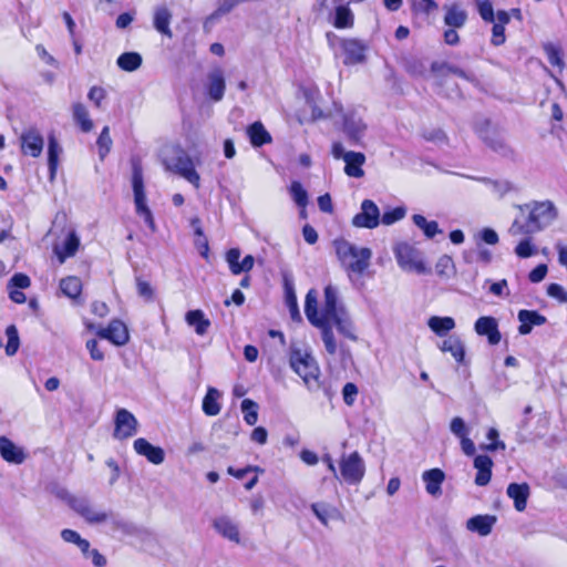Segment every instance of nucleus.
Here are the masks:
<instances>
[{"instance_id": "1", "label": "nucleus", "mask_w": 567, "mask_h": 567, "mask_svg": "<svg viewBox=\"0 0 567 567\" xmlns=\"http://www.w3.org/2000/svg\"><path fill=\"white\" fill-rule=\"evenodd\" d=\"M305 313L309 322L321 330L324 349L329 354L333 355L337 352L332 327H336L342 337L351 341L358 340L355 326L344 307L338 305V292L333 286L329 285L324 288V305L320 313L317 291L309 290L305 300Z\"/></svg>"}, {"instance_id": "2", "label": "nucleus", "mask_w": 567, "mask_h": 567, "mask_svg": "<svg viewBox=\"0 0 567 567\" xmlns=\"http://www.w3.org/2000/svg\"><path fill=\"white\" fill-rule=\"evenodd\" d=\"M333 247L341 266L349 276L351 274L362 275L369 268L372 258L370 248L358 247L342 238L336 239Z\"/></svg>"}, {"instance_id": "3", "label": "nucleus", "mask_w": 567, "mask_h": 567, "mask_svg": "<svg viewBox=\"0 0 567 567\" xmlns=\"http://www.w3.org/2000/svg\"><path fill=\"white\" fill-rule=\"evenodd\" d=\"M290 367L310 391H317L320 388V369L311 354L300 349H292Z\"/></svg>"}, {"instance_id": "4", "label": "nucleus", "mask_w": 567, "mask_h": 567, "mask_svg": "<svg viewBox=\"0 0 567 567\" xmlns=\"http://www.w3.org/2000/svg\"><path fill=\"white\" fill-rule=\"evenodd\" d=\"M522 212H528L527 221L535 233L548 227L557 217V209L550 200L533 202L519 205Z\"/></svg>"}, {"instance_id": "5", "label": "nucleus", "mask_w": 567, "mask_h": 567, "mask_svg": "<svg viewBox=\"0 0 567 567\" xmlns=\"http://www.w3.org/2000/svg\"><path fill=\"white\" fill-rule=\"evenodd\" d=\"M65 501L89 525L106 524L110 518L109 512L100 508L85 496L68 495Z\"/></svg>"}, {"instance_id": "6", "label": "nucleus", "mask_w": 567, "mask_h": 567, "mask_svg": "<svg viewBox=\"0 0 567 567\" xmlns=\"http://www.w3.org/2000/svg\"><path fill=\"white\" fill-rule=\"evenodd\" d=\"M132 186L134 193V202L136 207V214L141 216L152 231L156 230L153 214L146 205V195L144 190L143 171L140 164H133L132 172Z\"/></svg>"}, {"instance_id": "7", "label": "nucleus", "mask_w": 567, "mask_h": 567, "mask_svg": "<svg viewBox=\"0 0 567 567\" xmlns=\"http://www.w3.org/2000/svg\"><path fill=\"white\" fill-rule=\"evenodd\" d=\"M394 256L398 265L404 271H415L417 274H427L430 270L420 257V251L408 243H399L394 247Z\"/></svg>"}, {"instance_id": "8", "label": "nucleus", "mask_w": 567, "mask_h": 567, "mask_svg": "<svg viewBox=\"0 0 567 567\" xmlns=\"http://www.w3.org/2000/svg\"><path fill=\"white\" fill-rule=\"evenodd\" d=\"M164 165L167 171L174 172L182 177H184L187 182L193 184L196 188L200 186V177L196 172L192 158L185 154L183 151H176V157L169 159H164Z\"/></svg>"}, {"instance_id": "9", "label": "nucleus", "mask_w": 567, "mask_h": 567, "mask_svg": "<svg viewBox=\"0 0 567 567\" xmlns=\"http://www.w3.org/2000/svg\"><path fill=\"white\" fill-rule=\"evenodd\" d=\"M340 473L348 484L357 485L362 481L365 473V465L358 452L342 456L340 461Z\"/></svg>"}, {"instance_id": "10", "label": "nucleus", "mask_w": 567, "mask_h": 567, "mask_svg": "<svg viewBox=\"0 0 567 567\" xmlns=\"http://www.w3.org/2000/svg\"><path fill=\"white\" fill-rule=\"evenodd\" d=\"M340 48L344 65H357L365 62L369 47L364 41L355 38H343L340 40Z\"/></svg>"}, {"instance_id": "11", "label": "nucleus", "mask_w": 567, "mask_h": 567, "mask_svg": "<svg viewBox=\"0 0 567 567\" xmlns=\"http://www.w3.org/2000/svg\"><path fill=\"white\" fill-rule=\"evenodd\" d=\"M351 224L357 228L374 229L380 225V209L371 199L361 203L360 212L352 217Z\"/></svg>"}, {"instance_id": "12", "label": "nucleus", "mask_w": 567, "mask_h": 567, "mask_svg": "<svg viewBox=\"0 0 567 567\" xmlns=\"http://www.w3.org/2000/svg\"><path fill=\"white\" fill-rule=\"evenodd\" d=\"M138 422L136 417L126 409H120L115 416L114 437L125 440L132 437L137 432Z\"/></svg>"}, {"instance_id": "13", "label": "nucleus", "mask_w": 567, "mask_h": 567, "mask_svg": "<svg viewBox=\"0 0 567 567\" xmlns=\"http://www.w3.org/2000/svg\"><path fill=\"white\" fill-rule=\"evenodd\" d=\"M365 131L367 124L357 111L343 114V132L352 144H360Z\"/></svg>"}, {"instance_id": "14", "label": "nucleus", "mask_w": 567, "mask_h": 567, "mask_svg": "<svg viewBox=\"0 0 567 567\" xmlns=\"http://www.w3.org/2000/svg\"><path fill=\"white\" fill-rule=\"evenodd\" d=\"M214 529L225 539L239 544L240 532L238 524L228 515H220L213 520Z\"/></svg>"}, {"instance_id": "15", "label": "nucleus", "mask_w": 567, "mask_h": 567, "mask_svg": "<svg viewBox=\"0 0 567 567\" xmlns=\"http://www.w3.org/2000/svg\"><path fill=\"white\" fill-rule=\"evenodd\" d=\"M21 151L24 155L39 157L43 150V137L35 128L24 131L21 136Z\"/></svg>"}, {"instance_id": "16", "label": "nucleus", "mask_w": 567, "mask_h": 567, "mask_svg": "<svg viewBox=\"0 0 567 567\" xmlns=\"http://www.w3.org/2000/svg\"><path fill=\"white\" fill-rule=\"evenodd\" d=\"M97 336L110 340L115 346L126 344L130 338L126 326L120 320L111 321L107 328H102L97 331Z\"/></svg>"}, {"instance_id": "17", "label": "nucleus", "mask_w": 567, "mask_h": 567, "mask_svg": "<svg viewBox=\"0 0 567 567\" xmlns=\"http://www.w3.org/2000/svg\"><path fill=\"white\" fill-rule=\"evenodd\" d=\"M474 329L477 334L486 336L491 344L499 343L502 337L497 320L494 317H480L475 322Z\"/></svg>"}, {"instance_id": "18", "label": "nucleus", "mask_w": 567, "mask_h": 567, "mask_svg": "<svg viewBox=\"0 0 567 567\" xmlns=\"http://www.w3.org/2000/svg\"><path fill=\"white\" fill-rule=\"evenodd\" d=\"M497 522V517L495 515H475L467 519L466 528L470 532L477 533L480 536H488L493 527Z\"/></svg>"}, {"instance_id": "19", "label": "nucleus", "mask_w": 567, "mask_h": 567, "mask_svg": "<svg viewBox=\"0 0 567 567\" xmlns=\"http://www.w3.org/2000/svg\"><path fill=\"white\" fill-rule=\"evenodd\" d=\"M134 450L137 454L143 455L148 462L158 465L164 462V451L159 446L152 445L147 440L140 437L134 441Z\"/></svg>"}, {"instance_id": "20", "label": "nucleus", "mask_w": 567, "mask_h": 567, "mask_svg": "<svg viewBox=\"0 0 567 567\" xmlns=\"http://www.w3.org/2000/svg\"><path fill=\"white\" fill-rule=\"evenodd\" d=\"M225 89L226 84L223 70L217 68L209 72L207 84V93L209 97L215 102L221 101L225 94Z\"/></svg>"}, {"instance_id": "21", "label": "nucleus", "mask_w": 567, "mask_h": 567, "mask_svg": "<svg viewBox=\"0 0 567 567\" xmlns=\"http://www.w3.org/2000/svg\"><path fill=\"white\" fill-rule=\"evenodd\" d=\"M0 455L4 461L13 464H21L25 460L23 450L6 436H0Z\"/></svg>"}, {"instance_id": "22", "label": "nucleus", "mask_w": 567, "mask_h": 567, "mask_svg": "<svg viewBox=\"0 0 567 567\" xmlns=\"http://www.w3.org/2000/svg\"><path fill=\"white\" fill-rule=\"evenodd\" d=\"M109 513L110 518L106 523L110 524L111 530L113 533H121L124 536H138L142 534L143 530L134 523L128 522L112 512Z\"/></svg>"}, {"instance_id": "23", "label": "nucleus", "mask_w": 567, "mask_h": 567, "mask_svg": "<svg viewBox=\"0 0 567 567\" xmlns=\"http://www.w3.org/2000/svg\"><path fill=\"white\" fill-rule=\"evenodd\" d=\"M422 480L425 483L426 492L434 497L442 494L441 485L445 480V474L440 468H432L423 472Z\"/></svg>"}, {"instance_id": "24", "label": "nucleus", "mask_w": 567, "mask_h": 567, "mask_svg": "<svg viewBox=\"0 0 567 567\" xmlns=\"http://www.w3.org/2000/svg\"><path fill=\"white\" fill-rule=\"evenodd\" d=\"M63 150L60 145L58 138L53 133L48 136V166H49V177L51 181L55 178L59 158L62 154Z\"/></svg>"}, {"instance_id": "25", "label": "nucleus", "mask_w": 567, "mask_h": 567, "mask_svg": "<svg viewBox=\"0 0 567 567\" xmlns=\"http://www.w3.org/2000/svg\"><path fill=\"white\" fill-rule=\"evenodd\" d=\"M506 493L507 496L514 501V507L516 511L523 512L526 508L529 496V486L526 483H511L507 486Z\"/></svg>"}, {"instance_id": "26", "label": "nucleus", "mask_w": 567, "mask_h": 567, "mask_svg": "<svg viewBox=\"0 0 567 567\" xmlns=\"http://www.w3.org/2000/svg\"><path fill=\"white\" fill-rule=\"evenodd\" d=\"M517 317L520 321L518 332L523 336L530 333L534 326H542L546 322V318L534 310H520Z\"/></svg>"}, {"instance_id": "27", "label": "nucleus", "mask_w": 567, "mask_h": 567, "mask_svg": "<svg viewBox=\"0 0 567 567\" xmlns=\"http://www.w3.org/2000/svg\"><path fill=\"white\" fill-rule=\"evenodd\" d=\"M444 10V23L446 25L454 29H460L466 23L467 13L460 3H452L451 6H445Z\"/></svg>"}, {"instance_id": "28", "label": "nucleus", "mask_w": 567, "mask_h": 567, "mask_svg": "<svg viewBox=\"0 0 567 567\" xmlns=\"http://www.w3.org/2000/svg\"><path fill=\"white\" fill-rule=\"evenodd\" d=\"M365 162V156L363 153L359 152H348L346 155V166H344V173L350 177L360 178L364 175V172L362 169V165Z\"/></svg>"}, {"instance_id": "29", "label": "nucleus", "mask_w": 567, "mask_h": 567, "mask_svg": "<svg viewBox=\"0 0 567 567\" xmlns=\"http://www.w3.org/2000/svg\"><path fill=\"white\" fill-rule=\"evenodd\" d=\"M72 115L82 132L89 133L94 128V123L90 118L89 111L83 103L76 102L72 105Z\"/></svg>"}, {"instance_id": "30", "label": "nucleus", "mask_w": 567, "mask_h": 567, "mask_svg": "<svg viewBox=\"0 0 567 567\" xmlns=\"http://www.w3.org/2000/svg\"><path fill=\"white\" fill-rule=\"evenodd\" d=\"M172 13L166 7H158L155 9L153 24L154 28L162 34L172 38L173 33L169 28Z\"/></svg>"}, {"instance_id": "31", "label": "nucleus", "mask_w": 567, "mask_h": 567, "mask_svg": "<svg viewBox=\"0 0 567 567\" xmlns=\"http://www.w3.org/2000/svg\"><path fill=\"white\" fill-rule=\"evenodd\" d=\"M440 349L443 352H450L456 362L461 363L464 361L465 347L457 336H450L440 344Z\"/></svg>"}, {"instance_id": "32", "label": "nucleus", "mask_w": 567, "mask_h": 567, "mask_svg": "<svg viewBox=\"0 0 567 567\" xmlns=\"http://www.w3.org/2000/svg\"><path fill=\"white\" fill-rule=\"evenodd\" d=\"M477 181L484 183L497 198H503L508 193L515 190V186L507 179H491L478 177Z\"/></svg>"}, {"instance_id": "33", "label": "nucleus", "mask_w": 567, "mask_h": 567, "mask_svg": "<svg viewBox=\"0 0 567 567\" xmlns=\"http://www.w3.org/2000/svg\"><path fill=\"white\" fill-rule=\"evenodd\" d=\"M250 143L255 147L262 146L271 142V136L260 122H255L247 128Z\"/></svg>"}, {"instance_id": "34", "label": "nucleus", "mask_w": 567, "mask_h": 567, "mask_svg": "<svg viewBox=\"0 0 567 567\" xmlns=\"http://www.w3.org/2000/svg\"><path fill=\"white\" fill-rule=\"evenodd\" d=\"M185 320L188 326L194 327L197 334L203 336L210 327V321L205 318L202 310H190L186 313Z\"/></svg>"}, {"instance_id": "35", "label": "nucleus", "mask_w": 567, "mask_h": 567, "mask_svg": "<svg viewBox=\"0 0 567 567\" xmlns=\"http://www.w3.org/2000/svg\"><path fill=\"white\" fill-rule=\"evenodd\" d=\"M60 289L64 296L70 299H76L82 291L81 279L76 276H69L61 279Z\"/></svg>"}, {"instance_id": "36", "label": "nucleus", "mask_w": 567, "mask_h": 567, "mask_svg": "<svg viewBox=\"0 0 567 567\" xmlns=\"http://www.w3.org/2000/svg\"><path fill=\"white\" fill-rule=\"evenodd\" d=\"M220 393L215 388H208L206 395L203 400V411L208 416H215L220 412L218 399Z\"/></svg>"}, {"instance_id": "37", "label": "nucleus", "mask_w": 567, "mask_h": 567, "mask_svg": "<svg viewBox=\"0 0 567 567\" xmlns=\"http://www.w3.org/2000/svg\"><path fill=\"white\" fill-rule=\"evenodd\" d=\"M142 55L137 52H125L117 58V66L126 72H134L142 65Z\"/></svg>"}, {"instance_id": "38", "label": "nucleus", "mask_w": 567, "mask_h": 567, "mask_svg": "<svg viewBox=\"0 0 567 567\" xmlns=\"http://www.w3.org/2000/svg\"><path fill=\"white\" fill-rule=\"evenodd\" d=\"M432 71L437 72L440 75H442L446 80L451 75L464 79L466 81H471L472 80V75L471 74H468L467 72H465L464 70H462V69H460V68H457L455 65L447 64V63H441V64L440 63H433L432 64Z\"/></svg>"}, {"instance_id": "39", "label": "nucleus", "mask_w": 567, "mask_h": 567, "mask_svg": "<svg viewBox=\"0 0 567 567\" xmlns=\"http://www.w3.org/2000/svg\"><path fill=\"white\" fill-rule=\"evenodd\" d=\"M79 246V237L74 233L69 234L64 241L62 250H60L58 247L54 248V251L58 255L60 262L63 264L66 258L74 256Z\"/></svg>"}, {"instance_id": "40", "label": "nucleus", "mask_w": 567, "mask_h": 567, "mask_svg": "<svg viewBox=\"0 0 567 567\" xmlns=\"http://www.w3.org/2000/svg\"><path fill=\"white\" fill-rule=\"evenodd\" d=\"M430 329L437 336H444L455 327V321L452 317H431L427 322Z\"/></svg>"}, {"instance_id": "41", "label": "nucleus", "mask_w": 567, "mask_h": 567, "mask_svg": "<svg viewBox=\"0 0 567 567\" xmlns=\"http://www.w3.org/2000/svg\"><path fill=\"white\" fill-rule=\"evenodd\" d=\"M353 23L354 17L352 11L346 6H338L336 8L333 25L337 29H350L353 27Z\"/></svg>"}, {"instance_id": "42", "label": "nucleus", "mask_w": 567, "mask_h": 567, "mask_svg": "<svg viewBox=\"0 0 567 567\" xmlns=\"http://www.w3.org/2000/svg\"><path fill=\"white\" fill-rule=\"evenodd\" d=\"M413 223L415 226H417L420 229L423 230V234L427 238H433L435 235L441 234L442 230L439 228V224L434 220L429 221L426 218L422 215L415 214L412 217Z\"/></svg>"}, {"instance_id": "43", "label": "nucleus", "mask_w": 567, "mask_h": 567, "mask_svg": "<svg viewBox=\"0 0 567 567\" xmlns=\"http://www.w3.org/2000/svg\"><path fill=\"white\" fill-rule=\"evenodd\" d=\"M543 48H544V51L546 53L548 62L551 65L557 66L560 70H563L564 66H565V63H564V60L561 58L560 49L557 45H555L554 43H550V42L545 43Z\"/></svg>"}, {"instance_id": "44", "label": "nucleus", "mask_w": 567, "mask_h": 567, "mask_svg": "<svg viewBox=\"0 0 567 567\" xmlns=\"http://www.w3.org/2000/svg\"><path fill=\"white\" fill-rule=\"evenodd\" d=\"M241 411L244 420L248 425H255L258 420V405L250 399H245L241 402Z\"/></svg>"}, {"instance_id": "45", "label": "nucleus", "mask_w": 567, "mask_h": 567, "mask_svg": "<svg viewBox=\"0 0 567 567\" xmlns=\"http://www.w3.org/2000/svg\"><path fill=\"white\" fill-rule=\"evenodd\" d=\"M97 147H99V156L101 159H104V157L109 154L112 147V138L110 136V128L109 126H104L103 130L100 133V136L96 141Z\"/></svg>"}, {"instance_id": "46", "label": "nucleus", "mask_w": 567, "mask_h": 567, "mask_svg": "<svg viewBox=\"0 0 567 567\" xmlns=\"http://www.w3.org/2000/svg\"><path fill=\"white\" fill-rule=\"evenodd\" d=\"M474 2L483 21L487 23L495 21V13L491 0H474Z\"/></svg>"}, {"instance_id": "47", "label": "nucleus", "mask_w": 567, "mask_h": 567, "mask_svg": "<svg viewBox=\"0 0 567 567\" xmlns=\"http://www.w3.org/2000/svg\"><path fill=\"white\" fill-rule=\"evenodd\" d=\"M435 271L440 277L449 278L454 272V261L447 256H441L435 264Z\"/></svg>"}, {"instance_id": "48", "label": "nucleus", "mask_w": 567, "mask_h": 567, "mask_svg": "<svg viewBox=\"0 0 567 567\" xmlns=\"http://www.w3.org/2000/svg\"><path fill=\"white\" fill-rule=\"evenodd\" d=\"M290 194L295 203L302 209L308 205V193L299 182H292Z\"/></svg>"}, {"instance_id": "49", "label": "nucleus", "mask_w": 567, "mask_h": 567, "mask_svg": "<svg viewBox=\"0 0 567 567\" xmlns=\"http://www.w3.org/2000/svg\"><path fill=\"white\" fill-rule=\"evenodd\" d=\"M6 334L8 338V342L6 346V353L8 355H13L18 351L19 344H20L19 334H18V330H17L16 326L11 324V326L7 327Z\"/></svg>"}, {"instance_id": "50", "label": "nucleus", "mask_w": 567, "mask_h": 567, "mask_svg": "<svg viewBox=\"0 0 567 567\" xmlns=\"http://www.w3.org/2000/svg\"><path fill=\"white\" fill-rule=\"evenodd\" d=\"M406 209L404 207H395L389 212L380 214V223L390 226L405 217Z\"/></svg>"}, {"instance_id": "51", "label": "nucleus", "mask_w": 567, "mask_h": 567, "mask_svg": "<svg viewBox=\"0 0 567 567\" xmlns=\"http://www.w3.org/2000/svg\"><path fill=\"white\" fill-rule=\"evenodd\" d=\"M311 511L316 515V517L324 525H328L329 518L331 517V512L333 511L329 505L324 503H313L311 505Z\"/></svg>"}, {"instance_id": "52", "label": "nucleus", "mask_w": 567, "mask_h": 567, "mask_svg": "<svg viewBox=\"0 0 567 567\" xmlns=\"http://www.w3.org/2000/svg\"><path fill=\"white\" fill-rule=\"evenodd\" d=\"M286 303L289 308L291 319L295 321H301V316L298 308L297 297L292 288H287Z\"/></svg>"}, {"instance_id": "53", "label": "nucleus", "mask_w": 567, "mask_h": 567, "mask_svg": "<svg viewBox=\"0 0 567 567\" xmlns=\"http://www.w3.org/2000/svg\"><path fill=\"white\" fill-rule=\"evenodd\" d=\"M536 252L535 247L532 245V239L529 237L523 239L515 248V254L519 258H528L532 257Z\"/></svg>"}, {"instance_id": "54", "label": "nucleus", "mask_w": 567, "mask_h": 567, "mask_svg": "<svg viewBox=\"0 0 567 567\" xmlns=\"http://www.w3.org/2000/svg\"><path fill=\"white\" fill-rule=\"evenodd\" d=\"M508 233L512 236H520V235H532L535 234L534 230L529 227L528 221L522 223L518 219H515L511 227L508 228Z\"/></svg>"}, {"instance_id": "55", "label": "nucleus", "mask_w": 567, "mask_h": 567, "mask_svg": "<svg viewBox=\"0 0 567 567\" xmlns=\"http://www.w3.org/2000/svg\"><path fill=\"white\" fill-rule=\"evenodd\" d=\"M492 23H493V28H492L491 43L494 47H499V45L504 44L506 41L505 25H503L501 23H496L495 21Z\"/></svg>"}, {"instance_id": "56", "label": "nucleus", "mask_w": 567, "mask_h": 567, "mask_svg": "<svg viewBox=\"0 0 567 567\" xmlns=\"http://www.w3.org/2000/svg\"><path fill=\"white\" fill-rule=\"evenodd\" d=\"M406 71L413 76H423L426 71L425 64L417 59H411L405 62Z\"/></svg>"}, {"instance_id": "57", "label": "nucleus", "mask_w": 567, "mask_h": 567, "mask_svg": "<svg viewBox=\"0 0 567 567\" xmlns=\"http://www.w3.org/2000/svg\"><path fill=\"white\" fill-rule=\"evenodd\" d=\"M450 430L455 436H457L460 439L465 435H468V429H467L464 420L460 416H455L452 419V421L450 423Z\"/></svg>"}, {"instance_id": "58", "label": "nucleus", "mask_w": 567, "mask_h": 567, "mask_svg": "<svg viewBox=\"0 0 567 567\" xmlns=\"http://www.w3.org/2000/svg\"><path fill=\"white\" fill-rule=\"evenodd\" d=\"M87 97L96 107H101L102 101L106 97V92L101 86H92L89 91Z\"/></svg>"}, {"instance_id": "59", "label": "nucleus", "mask_w": 567, "mask_h": 567, "mask_svg": "<svg viewBox=\"0 0 567 567\" xmlns=\"http://www.w3.org/2000/svg\"><path fill=\"white\" fill-rule=\"evenodd\" d=\"M358 394V388L353 383H346L342 389L343 401L347 405H352Z\"/></svg>"}, {"instance_id": "60", "label": "nucleus", "mask_w": 567, "mask_h": 567, "mask_svg": "<svg viewBox=\"0 0 567 567\" xmlns=\"http://www.w3.org/2000/svg\"><path fill=\"white\" fill-rule=\"evenodd\" d=\"M547 271V266L545 264H540L529 272L528 279L530 282L538 284L545 279Z\"/></svg>"}, {"instance_id": "61", "label": "nucleus", "mask_w": 567, "mask_h": 567, "mask_svg": "<svg viewBox=\"0 0 567 567\" xmlns=\"http://www.w3.org/2000/svg\"><path fill=\"white\" fill-rule=\"evenodd\" d=\"M486 143L491 148L502 155H507L512 152L508 145L501 138L486 140Z\"/></svg>"}, {"instance_id": "62", "label": "nucleus", "mask_w": 567, "mask_h": 567, "mask_svg": "<svg viewBox=\"0 0 567 567\" xmlns=\"http://www.w3.org/2000/svg\"><path fill=\"white\" fill-rule=\"evenodd\" d=\"M547 293L550 297L558 299L559 301H563V302L567 301V292L565 291L563 286H560L558 284H550L547 287Z\"/></svg>"}, {"instance_id": "63", "label": "nucleus", "mask_w": 567, "mask_h": 567, "mask_svg": "<svg viewBox=\"0 0 567 567\" xmlns=\"http://www.w3.org/2000/svg\"><path fill=\"white\" fill-rule=\"evenodd\" d=\"M86 349L90 352V355L95 361L104 360V352L99 348V343L96 340L91 339L86 341Z\"/></svg>"}, {"instance_id": "64", "label": "nucleus", "mask_w": 567, "mask_h": 567, "mask_svg": "<svg viewBox=\"0 0 567 567\" xmlns=\"http://www.w3.org/2000/svg\"><path fill=\"white\" fill-rule=\"evenodd\" d=\"M493 461L487 455H477L474 460V467L477 472L492 470Z\"/></svg>"}]
</instances>
